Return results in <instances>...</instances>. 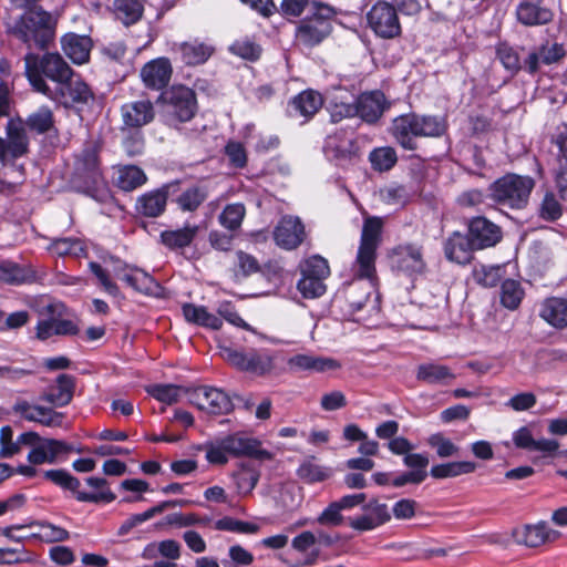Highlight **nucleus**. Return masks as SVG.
<instances>
[{"label":"nucleus","mask_w":567,"mask_h":567,"mask_svg":"<svg viewBox=\"0 0 567 567\" xmlns=\"http://www.w3.org/2000/svg\"><path fill=\"white\" fill-rule=\"evenodd\" d=\"M422 10L419 0H378L367 12L368 27L383 40H394L402 35L399 13L415 17Z\"/></svg>","instance_id":"nucleus-1"},{"label":"nucleus","mask_w":567,"mask_h":567,"mask_svg":"<svg viewBox=\"0 0 567 567\" xmlns=\"http://www.w3.org/2000/svg\"><path fill=\"white\" fill-rule=\"evenodd\" d=\"M446 128L442 116L410 112L393 118L390 133L403 150L415 151L419 137H440Z\"/></svg>","instance_id":"nucleus-2"},{"label":"nucleus","mask_w":567,"mask_h":567,"mask_svg":"<svg viewBox=\"0 0 567 567\" xmlns=\"http://www.w3.org/2000/svg\"><path fill=\"white\" fill-rule=\"evenodd\" d=\"M73 69L59 53L39 55L29 52L24 56V73L32 89L44 95V87H56L72 75Z\"/></svg>","instance_id":"nucleus-3"},{"label":"nucleus","mask_w":567,"mask_h":567,"mask_svg":"<svg viewBox=\"0 0 567 567\" xmlns=\"http://www.w3.org/2000/svg\"><path fill=\"white\" fill-rule=\"evenodd\" d=\"M55 21L52 16L41 8L24 12L13 27V34L28 48L45 50L55 35Z\"/></svg>","instance_id":"nucleus-4"},{"label":"nucleus","mask_w":567,"mask_h":567,"mask_svg":"<svg viewBox=\"0 0 567 567\" xmlns=\"http://www.w3.org/2000/svg\"><path fill=\"white\" fill-rule=\"evenodd\" d=\"M43 476L56 486L71 492L78 502L109 504L116 498L109 487L107 481L103 477H87L86 485L94 489V492L87 493L80 489V480L65 470H48L44 471Z\"/></svg>","instance_id":"nucleus-5"},{"label":"nucleus","mask_w":567,"mask_h":567,"mask_svg":"<svg viewBox=\"0 0 567 567\" xmlns=\"http://www.w3.org/2000/svg\"><path fill=\"white\" fill-rule=\"evenodd\" d=\"M534 187L535 181L530 176L509 173L497 178L488 189L489 196L496 205L520 210L528 205Z\"/></svg>","instance_id":"nucleus-6"},{"label":"nucleus","mask_w":567,"mask_h":567,"mask_svg":"<svg viewBox=\"0 0 567 567\" xmlns=\"http://www.w3.org/2000/svg\"><path fill=\"white\" fill-rule=\"evenodd\" d=\"M73 182L80 192L97 202H105L110 197L100 168L99 154L93 148L83 150L78 157Z\"/></svg>","instance_id":"nucleus-7"},{"label":"nucleus","mask_w":567,"mask_h":567,"mask_svg":"<svg viewBox=\"0 0 567 567\" xmlns=\"http://www.w3.org/2000/svg\"><path fill=\"white\" fill-rule=\"evenodd\" d=\"M337 9L322 2H312L311 14L302 19L296 31V39L305 47L321 43L332 31Z\"/></svg>","instance_id":"nucleus-8"},{"label":"nucleus","mask_w":567,"mask_h":567,"mask_svg":"<svg viewBox=\"0 0 567 567\" xmlns=\"http://www.w3.org/2000/svg\"><path fill=\"white\" fill-rule=\"evenodd\" d=\"M221 355L234 368L257 377L268 375L276 369L275 351L265 348L236 349L227 347L223 349Z\"/></svg>","instance_id":"nucleus-9"},{"label":"nucleus","mask_w":567,"mask_h":567,"mask_svg":"<svg viewBox=\"0 0 567 567\" xmlns=\"http://www.w3.org/2000/svg\"><path fill=\"white\" fill-rule=\"evenodd\" d=\"M44 96L64 106L82 112L95 103V94L82 78L74 72L56 87H44Z\"/></svg>","instance_id":"nucleus-10"},{"label":"nucleus","mask_w":567,"mask_h":567,"mask_svg":"<svg viewBox=\"0 0 567 567\" xmlns=\"http://www.w3.org/2000/svg\"><path fill=\"white\" fill-rule=\"evenodd\" d=\"M158 101L165 105L168 115L181 123L190 121L197 111L196 94L185 85H174L162 92Z\"/></svg>","instance_id":"nucleus-11"},{"label":"nucleus","mask_w":567,"mask_h":567,"mask_svg":"<svg viewBox=\"0 0 567 567\" xmlns=\"http://www.w3.org/2000/svg\"><path fill=\"white\" fill-rule=\"evenodd\" d=\"M186 393L193 405L208 414H226L233 409L228 394L218 388L199 385L187 390Z\"/></svg>","instance_id":"nucleus-12"},{"label":"nucleus","mask_w":567,"mask_h":567,"mask_svg":"<svg viewBox=\"0 0 567 567\" xmlns=\"http://www.w3.org/2000/svg\"><path fill=\"white\" fill-rule=\"evenodd\" d=\"M44 313L50 318L40 320L35 327L37 338L48 340L52 336H76L80 331L72 320L60 319L64 313V305L51 302L44 307Z\"/></svg>","instance_id":"nucleus-13"},{"label":"nucleus","mask_w":567,"mask_h":567,"mask_svg":"<svg viewBox=\"0 0 567 567\" xmlns=\"http://www.w3.org/2000/svg\"><path fill=\"white\" fill-rule=\"evenodd\" d=\"M323 102L320 92L312 89L303 90L288 101L286 115L299 121L300 124H306L321 110Z\"/></svg>","instance_id":"nucleus-14"},{"label":"nucleus","mask_w":567,"mask_h":567,"mask_svg":"<svg viewBox=\"0 0 567 567\" xmlns=\"http://www.w3.org/2000/svg\"><path fill=\"white\" fill-rule=\"evenodd\" d=\"M179 190V181H173L141 195L136 200V212L146 217H158L165 209L168 196Z\"/></svg>","instance_id":"nucleus-15"},{"label":"nucleus","mask_w":567,"mask_h":567,"mask_svg":"<svg viewBox=\"0 0 567 567\" xmlns=\"http://www.w3.org/2000/svg\"><path fill=\"white\" fill-rule=\"evenodd\" d=\"M340 361L313 353H296L287 359V369L291 373H324L341 368Z\"/></svg>","instance_id":"nucleus-16"},{"label":"nucleus","mask_w":567,"mask_h":567,"mask_svg":"<svg viewBox=\"0 0 567 567\" xmlns=\"http://www.w3.org/2000/svg\"><path fill=\"white\" fill-rule=\"evenodd\" d=\"M305 238V225L299 217L284 216L274 229L275 243L286 250L298 248Z\"/></svg>","instance_id":"nucleus-17"},{"label":"nucleus","mask_w":567,"mask_h":567,"mask_svg":"<svg viewBox=\"0 0 567 567\" xmlns=\"http://www.w3.org/2000/svg\"><path fill=\"white\" fill-rule=\"evenodd\" d=\"M155 107L148 99L124 103L121 106L123 126L130 130H138L152 123L155 118Z\"/></svg>","instance_id":"nucleus-18"},{"label":"nucleus","mask_w":567,"mask_h":567,"mask_svg":"<svg viewBox=\"0 0 567 567\" xmlns=\"http://www.w3.org/2000/svg\"><path fill=\"white\" fill-rule=\"evenodd\" d=\"M324 152L329 159L339 166H346L359 159L360 147L357 140L346 138L338 134L330 135L324 143Z\"/></svg>","instance_id":"nucleus-19"},{"label":"nucleus","mask_w":567,"mask_h":567,"mask_svg":"<svg viewBox=\"0 0 567 567\" xmlns=\"http://www.w3.org/2000/svg\"><path fill=\"white\" fill-rule=\"evenodd\" d=\"M468 234L478 249H485L498 244L503 237L502 228L486 217L476 216L468 220Z\"/></svg>","instance_id":"nucleus-20"},{"label":"nucleus","mask_w":567,"mask_h":567,"mask_svg":"<svg viewBox=\"0 0 567 567\" xmlns=\"http://www.w3.org/2000/svg\"><path fill=\"white\" fill-rule=\"evenodd\" d=\"M558 536L559 533L550 529L544 520L537 524H527L513 530L515 543L528 548L543 546Z\"/></svg>","instance_id":"nucleus-21"},{"label":"nucleus","mask_w":567,"mask_h":567,"mask_svg":"<svg viewBox=\"0 0 567 567\" xmlns=\"http://www.w3.org/2000/svg\"><path fill=\"white\" fill-rule=\"evenodd\" d=\"M358 114L363 122L368 124H375L384 111L390 107L385 95L381 91H371L361 93L354 101Z\"/></svg>","instance_id":"nucleus-22"},{"label":"nucleus","mask_w":567,"mask_h":567,"mask_svg":"<svg viewBox=\"0 0 567 567\" xmlns=\"http://www.w3.org/2000/svg\"><path fill=\"white\" fill-rule=\"evenodd\" d=\"M515 16L525 27H538L551 22L554 12L544 0H520L516 6Z\"/></svg>","instance_id":"nucleus-23"},{"label":"nucleus","mask_w":567,"mask_h":567,"mask_svg":"<svg viewBox=\"0 0 567 567\" xmlns=\"http://www.w3.org/2000/svg\"><path fill=\"white\" fill-rule=\"evenodd\" d=\"M173 68L167 58H157L145 63L140 76L145 87L153 91L165 89L172 78Z\"/></svg>","instance_id":"nucleus-24"},{"label":"nucleus","mask_w":567,"mask_h":567,"mask_svg":"<svg viewBox=\"0 0 567 567\" xmlns=\"http://www.w3.org/2000/svg\"><path fill=\"white\" fill-rule=\"evenodd\" d=\"M230 457L252 456L258 460H270L271 453L261 449L260 442L256 439L241 434H229L221 437Z\"/></svg>","instance_id":"nucleus-25"},{"label":"nucleus","mask_w":567,"mask_h":567,"mask_svg":"<svg viewBox=\"0 0 567 567\" xmlns=\"http://www.w3.org/2000/svg\"><path fill=\"white\" fill-rule=\"evenodd\" d=\"M477 249L470 234L454 231L444 243L446 259L458 265H467L473 259V251Z\"/></svg>","instance_id":"nucleus-26"},{"label":"nucleus","mask_w":567,"mask_h":567,"mask_svg":"<svg viewBox=\"0 0 567 567\" xmlns=\"http://www.w3.org/2000/svg\"><path fill=\"white\" fill-rule=\"evenodd\" d=\"M123 274L118 270L116 274L120 278L136 292L159 297L163 292V287L147 272L138 268H132L125 265L122 269Z\"/></svg>","instance_id":"nucleus-27"},{"label":"nucleus","mask_w":567,"mask_h":567,"mask_svg":"<svg viewBox=\"0 0 567 567\" xmlns=\"http://www.w3.org/2000/svg\"><path fill=\"white\" fill-rule=\"evenodd\" d=\"M13 411L27 421L37 422L45 426H61L64 417L63 413L56 412L51 408L31 405L27 401L17 402Z\"/></svg>","instance_id":"nucleus-28"},{"label":"nucleus","mask_w":567,"mask_h":567,"mask_svg":"<svg viewBox=\"0 0 567 567\" xmlns=\"http://www.w3.org/2000/svg\"><path fill=\"white\" fill-rule=\"evenodd\" d=\"M75 385V377L61 373L56 377L55 382L48 386L42 399L56 408L66 406L73 399Z\"/></svg>","instance_id":"nucleus-29"},{"label":"nucleus","mask_w":567,"mask_h":567,"mask_svg":"<svg viewBox=\"0 0 567 567\" xmlns=\"http://www.w3.org/2000/svg\"><path fill=\"white\" fill-rule=\"evenodd\" d=\"M92 47L93 42L89 35L69 32L61 38V49L74 64L86 63L90 60Z\"/></svg>","instance_id":"nucleus-30"},{"label":"nucleus","mask_w":567,"mask_h":567,"mask_svg":"<svg viewBox=\"0 0 567 567\" xmlns=\"http://www.w3.org/2000/svg\"><path fill=\"white\" fill-rule=\"evenodd\" d=\"M416 380L429 385H449L456 378L449 365L436 361L421 363L416 369Z\"/></svg>","instance_id":"nucleus-31"},{"label":"nucleus","mask_w":567,"mask_h":567,"mask_svg":"<svg viewBox=\"0 0 567 567\" xmlns=\"http://www.w3.org/2000/svg\"><path fill=\"white\" fill-rule=\"evenodd\" d=\"M37 272L30 265H20L9 259L0 260V282L9 286L32 284Z\"/></svg>","instance_id":"nucleus-32"},{"label":"nucleus","mask_w":567,"mask_h":567,"mask_svg":"<svg viewBox=\"0 0 567 567\" xmlns=\"http://www.w3.org/2000/svg\"><path fill=\"white\" fill-rule=\"evenodd\" d=\"M398 267L409 276L422 275L426 270L422 246L408 244L398 249Z\"/></svg>","instance_id":"nucleus-33"},{"label":"nucleus","mask_w":567,"mask_h":567,"mask_svg":"<svg viewBox=\"0 0 567 567\" xmlns=\"http://www.w3.org/2000/svg\"><path fill=\"white\" fill-rule=\"evenodd\" d=\"M147 182L145 172L136 165H117L114 167V185L123 192H133Z\"/></svg>","instance_id":"nucleus-34"},{"label":"nucleus","mask_w":567,"mask_h":567,"mask_svg":"<svg viewBox=\"0 0 567 567\" xmlns=\"http://www.w3.org/2000/svg\"><path fill=\"white\" fill-rule=\"evenodd\" d=\"M539 316L554 328H567V299L561 297L546 298L542 302Z\"/></svg>","instance_id":"nucleus-35"},{"label":"nucleus","mask_w":567,"mask_h":567,"mask_svg":"<svg viewBox=\"0 0 567 567\" xmlns=\"http://www.w3.org/2000/svg\"><path fill=\"white\" fill-rule=\"evenodd\" d=\"M178 51L186 65L195 66L204 64L213 55L215 48L210 43L195 39L181 43Z\"/></svg>","instance_id":"nucleus-36"},{"label":"nucleus","mask_w":567,"mask_h":567,"mask_svg":"<svg viewBox=\"0 0 567 567\" xmlns=\"http://www.w3.org/2000/svg\"><path fill=\"white\" fill-rule=\"evenodd\" d=\"M182 313L184 319L192 324L212 330H219L223 327L221 319L209 312L205 306L186 302L182 306Z\"/></svg>","instance_id":"nucleus-37"},{"label":"nucleus","mask_w":567,"mask_h":567,"mask_svg":"<svg viewBox=\"0 0 567 567\" xmlns=\"http://www.w3.org/2000/svg\"><path fill=\"white\" fill-rule=\"evenodd\" d=\"M112 14L124 27L138 23L144 16V4L140 0H113Z\"/></svg>","instance_id":"nucleus-38"},{"label":"nucleus","mask_w":567,"mask_h":567,"mask_svg":"<svg viewBox=\"0 0 567 567\" xmlns=\"http://www.w3.org/2000/svg\"><path fill=\"white\" fill-rule=\"evenodd\" d=\"M199 231L198 225L186 224L179 229L164 230L159 235L161 243L169 250L177 251L189 247Z\"/></svg>","instance_id":"nucleus-39"},{"label":"nucleus","mask_w":567,"mask_h":567,"mask_svg":"<svg viewBox=\"0 0 567 567\" xmlns=\"http://www.w3.org/2000/svg\"><path fill=\"white\" fill-rule=\"evenodd\" d=\"M372 291V282H364L362 279L355 278L348 284L342 295L352 311H359L363 308Z\"/></svg>","instance_id":"nucleus-40"},{"label":"nucleus","mask_w":567,"mask_h":567,"mask_svg":"<svg viewBox=\"0 0 567 567\" xmlns=\"http://www.w3.org/2000/svg\"><path fill=\"white\" fill-rule=\"evenodd\" d=\"M476 464L471 461H457L436 464L431 467L430 475L436 480L452 478L475 472Z\"/></svg>","instance_id":"nucleus-41"},{"label":"nucleus","mask_w":567,"mask_h":567,"mask_svg":"<svg viewBox=\"0 0 567 567\" xmlns=\"http://www.w3.org/2000/svg\"><path fill=\"white\" fill-rule=\"evenodd\" d=\"M377 249L359 246L354 262L358 279L372 281L375 278Z\"/></svg>","instance_id":"nucleus-42"},{"label":"nucleus","mask_w":567,"mask_h":567,"mask_svg":"<svg viewBox=\"0 0 567 567\" xmlns=\"http://www.w3.org/2000/svg\"><path fill=\"white\" fill-rule=\"evenodd\" d=\"M233 477L238 493L240 495H248L256 487L260 478V471L254 465L241 464L233 474Z\"/></svg>","instance_id":"nucleus-43"},{"label":"nucleus","mask_w":567,"mask_h":567,"mask_svg":"<svg viewBox=\"0 0 567 567\" xmlns=\"http://www.w3.org/2000/svg\"><path fill=\"white\" fill-rule=\"evenodd\" d=\"M25 126L29 131L37 134H45L54 128L53 112L49 106H41L35 112L31 113L27 121Z\"/></svg>","instance_id":"nucleus-44"},{"label":"nucleus","mask_w":567,"mask_h":567,"mask_svg":"<svg viewBox=\"0 0 567 567\" xmlns=\"http://www.w3.org/2000/svg\"><path fill=\"white\" fill-rule=\"evenodd\" d=\"M371 167L375 172H388L398 162L396 151L392 146H382L373 148L369 154Z\"/></svg>","instance_id":"nucleus-45"},{"label":"nucleus","mask_w":567,"mask_h":567,"mask_svg":"<svg viewBox=\"0 0 567 567\" xmlns=\"http://www.w3.org/2000/svg\"><path fill=\"white\" fill-rule=\"evenodd\" d=\"M246 216V207L241 203L228 204L218 216L219 224L229 231H236L241 227Z\"/></svg>","instance_id":"nucleus-46"},{"label":"nucleus","mask_w":567,"mask_h":567,"mask_svg":"<svg viewBox=\"0 0 567 567\" xmlns=\"http://www.w3.org/2000/svg\"><path fill=\"white\" fill-rule=\"evenodd\" d=\"M300 480L308 484L319 483L331 476V471L315 462V457L303 461L297 470Z\"/></svg>","instance_id":"nucleus-47"},{"label":"nucleus","mask_w":567,"mask_h":567,"mask_svg":"<svg viewBox=\"0 0 567 567\" xmlns=\"http://www.w3.org/2000/svg\"><path fill=\"white\" fill-rule=\"evenodd\" d=\"M524 289L519 281L506 279L501 286V303L509 309L515 310L519 307L524 298Z\"/></svg>","instance_id":"nucleus-48"},{"label":"nucleus","mask_w":567,"mask_h":567,"mask_svg":"<svg viewBox=\"0 0 567 567\" xmlns=\"http://www.w3.org/2000/svg\"><path fill=\"white\" fill-rule=\"evenodd\" d=\"M383 223L379 217H368L364 219L360 245L363 247H369L373 249H378L381 243V234H382Z\"/></svg>","instance_id":"nucleus-49"},{"label":"nucleus","mask_w":567,"mask_h":567,"mask_svg":"<svg viewBox=\"0 0 567 567\" xmlns=\"http://www.w3.org/2000/svg\"><path fill=\"white\" fill-rule=\"evenodd\" d=\"M49 250L60 257L68 255L80 257L81 255L85 254V246L79 238H54L49 245Z\"/></svg>","instance_id":"nucleus-50"},{"label":"nucleus","mask_w":567,"mask_h":567,"mask_svg":"<svg viewBox=\"0 0 567 567\" xmlns=\"http://www.w3.org/2000/svg\"><path fill=\"white\" fill-rule=\"evenodd\" d=\"M229 52L244 60L255 62L259 60L262 52V48L252 39L244 37L235 40L229 45Z\"/></svg>","instance_id":"nucleus-51"},{"label":"nucleus","mask_w":567,"mask_h":567,"mask_svg":"<svg viewBox=\"0 0 567 567\" xmlns=\"http://www.w3.org/2000/svg\"><path fill=\"white\" fill-rule=\"evenodd\" d=\"M207 198V192L202 186H192L177 197L176 204L183 212H195Z\"/></svg>","instance_id":"nucleus-52"},{"label":"nucleus","mask_w":567,"mask_h":567,"mask_svg":"<svg viewBox=\"0 0 567 567\" xmlns=\"http://www.w3.org/2000/svg\"><path fill=\"white\" fill-rule=\"evenodd\" d=\"M300 274L305 277L327 279L330 275V267L323 257L319 255L310 256L299 265Z\"/></svg>","instance_id":"nucleus-53"},{"label":"nucleus","mask_w":567,"mask_h":567,"mask_svg":"<svg viewBox=\"0 0 567 567\" xmlns=\"http://www.w3.org/2000/svg\"><path fill=\"white\" fill-rule=\"evenodd\" d=\"M559 148V166L556 172L555 183L563 200L567 203V140L556 141Z\"/></svg>","instance_id":"nucleus-54"},{"label":"nucleus","mask_w":567,"mask_h":567,"mask_svg":"<svg viewBox=\"0 0 567 567\" xmlns=\"http://www.w3.org/2000/svg\"><path fill=\"white\" fill-rule=\"evenodd\" d=\"M538 215L546 221H555L563 215V205L553 192H547L538 207Z\"/></svg>","instance_id":"nucleus-55"},{"label":"nucleus","mask_w":567,"mask_h":567,"mask_svg":"<svg viewBox=\"0 0 567 567\" xmlns=\"http://www.w3.org/2000/svg\"><path fill=\"white\" fill-rule=\"evenodd\" d=\"M202 449L205 451L206 461L213 465H224L230 457L221 437L206 442Z\"/></svg>","instance_id":"nucleus-56"},{"label":"nucleus","mask_w":567,"mask_h":567,"mask_svg":"<svg viewBox=\"0 0 567 567\" xmlns=\"http://www.w3.org/2000/svg\"><path fill=\"white\" fill-rule=\"evenodd\" d=\"M496 55L502 65L511 73H517L520 65V58L518 52L506 42H501L496 47Z\"/></svg>","instance_id":"nucleus-57"},{"label":"nucleus","mask_w":567,"mask_h":567,"mask_svg":"<svg viewBox=\"0 0 567 567\" xmlns=\"http://www.w3.org/2000/svg\"><path fill=\"white\" fill-rule=\"evenodd\" d=\"M39 528L37 536L47 543H58L69 539L70 533L61 527L53 525L49 522L41 520L33 523Z\"/></svg>","instance_id":"nucleus-58"},{"label":"nucleus","mask_w":567,"mask_h":567,"mask_svg":"<svg viewBox=\"0 0 567 567\" xmlns=\"http://www.w3.org/2000/svg\"><path fill=\"white\" fill-rule=\"evenodd\" d=\"M427 444L435 450L441 458L458 455L460 447L442 433H434L427 439Z\"/></svg>","instance_id":"nucleus-59"},{"label":"nucleus","mask_w":567,"mask_h":567,"mask_svg":"<svg viewBox=\"0 0 567 567\" xmlns=\"http://www.w3.org/2000/svg\"><path fill=\"white\" fill-rule=\"evenodd\" d=\"M326 279L310 278L301 276L297 284V289L306 299H316L324 295L327 286Z\"/></svg>","instance_id":"nucleus-60"},{"label":"nucleus","mask_w":567,"mask_h":567,"mask_svg":"<svg viewBox=\"0 0 567 567\" xmlns=\"http://www.w3.org/2000/svg\"><path fill=\"white\" fill-rule=\"evenodd\" d=\"M7 156L12 158L22 156L28 151V137L22 128H14L9 132V141L6 143Z\"/></svg>","instance_id":"nucleus-61"},{"label":"nucleus","mask_w":567,"mask_h":567,"mask_svg":"<svg viewBox=\"0 0 567 567\" xmlns=\"http://www.w3.org/2000/svg\"><path fill=\"white\" fill-rule=\"evenodd\" d=\"M147 391L157 401L166 404H173L179 400L183 389L174 384H155Z\"/></svg>","instance_id":"nucleus-62"},{"label":"nucleus","mask_w":567,"mask_h":567,"mask_svg":"<svg viewBox=\"0 0 567 567\" xmlns=\"http://www.w3.org/2000/svg\"><path fill=\"white\" fill-rule=\"evenodd\" d=\"M19 439L13 441V430L10 425L2 426L0 430V457L9 458L20 453Z\"/></svg>","instance_id":"nucleus-63"},{"label":"nucleus","mask_w":567,"mask_h":567,"mask_svg":"<svg viewBox=\"0 0 567 567\" xmlns=\"http://www.w3.org/2000/svg\"><path fill=\"white\" fill-rule=\"evenodd\" d=\"M90 271L96 277L101 287L111 296L117 297L120 295L118 286L111 280L109 271L104 269L99 262H89Z\"/></svg>","instance_id":"nucleus-64"}]
</instances>
